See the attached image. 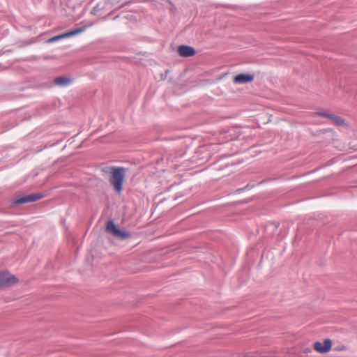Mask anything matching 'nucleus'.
Here are the masks:
<instances>
[{
    "label": "nucleus",
    "instance_id": "nucleus-6",
    "mask_svg": "<svg viewBox=\"0 0 357 357\" xmlns=\"http://www.w3.org/2000/svg\"><path fill=\"white\" fill-rule=\"evenodd\" d=\"M333 346V341L330 338L324 339L323 342L317 341L313 344V349L318 353L324 354L329 352Z\"/></svg>",
    "mask_w": 357,
    "mask_h": 357
},
{
    "label": "nucleus",
    "instance_id": "nucleus-16",
    "mask_svg": "<svg viewBox=\"0 0 357 357\" xmlns=\"http://www.w3.org/2000/svg\"><path fill=\"white\" fill-rule=\"evenodd\" d=\"M264 182H265L264 181H260V182L258 183V185H261V184L264 183Z\"/></svg>",
    "mask_w": 357,
    "mask_h": 357
},
{
    "label": "nucleus",
    "instance_id": "nucleus-13",
    "mask_svg": "<svg viewBox=\"0 0 357 357\" xmlns=\"http://www.w3.org/2000/svg\"><path fill=\"white\" fill-rule=\"evenodd\" d=\"M345 349H346V347L344 345L336 346L333 348V350L336 351H344Z\"/></svg>",
    "mask_w": 357,
    "mask_h": 357
},
{
    "label": "nucleus",
    "instance_id": "nucleus-10",
    "mask_svg": "<svg viewBox=\"0 0 357 357\" xmlns=\"http://www.w3.org/2000/svg\"><path fill=\"white\" fill-rule=\"evenodd\" d=\"M329 119L331 121V122L336 126H343L345 124L344 120L340 116H337L335 114H333L331 113V117Z\"/></svg>",
    "mask_w": 357,
    "mask_h": 357
},
{
    "label": "nucleus",
    "instance_id": "nucleus-14",
    "mask_svg": "<svg viewBox=\"0 0 357 357\" xmlns=\"http://www.w3.org/2000/svg\"><path fill=\"white\" fill-rule=\"evenodd\" d=\"M100 10L99 8V4H97L96 6H94L91 10V13L95 15L96 13Z\"/></svg>",
    "mask_w": 357,
    "mask_h": 357
},
{
    "label": "nucleus",
    "instance_id": "nucleus-15",
    "mask_svg": "<svg viewBox=\"0 0 357 357\" xmlns=\"http://www.w3.org/2000/svg\"><path fill=\"white\" fill-rule=\"evenodd\" d=\"M311 351H312V349L310 348H306L304 350V352L306 353V354L310 353Z\"/></svg>",
    "mask_w": 357,
    "mask_h": 357
},
{
    "label": "nucleus",
    "instance_id": "nucleus-11",
    "mask_svg": "<svg viewBox=\"0 0 357 357\" xmlns=\"http://www.w3.org/2000/svg\"><path fill=\"white\" fill-rule=\"evenodd\" d=\"M255 186V184H252L251 183H248L245 187H243L242 188L238 189L237 192L238 193H241V192H245L246 190H249L252 189Z\"/></svg>",
    "mask_w": 357,
    "mask_h": 357
},
{
    "label": "nucleus",
    "instance_id": "nucleus-4",
    "mask_svg": "<svg viewBox=\"0 0 357 357\" xmlns=\"http://www.w3.org/2000/svg\"><path fill=\"white\" fill-rule=\"evenodd\" d=\"M91 25H92V24H89V26H90ZM87 27H88V26H82L71 29L70 31H69L68 32L53 36V37L47 39V43H52L59 41L63 38L75 36L77 34H79V33L84 32L86 29Z\"/></svg>",
    "mask_w": 357,
    "mask_h": 357
},
{
    "label": "nucleus",
    "instance_id": "nucleus-8",
    "mask_svg": "<svg viewBox=\"0 0 357 357\" xmlns=\"http://www.w3.org/2000/svg\"><path fill=\"white\" fill-rule=\"evenodd\" d=\"M255 75L250 73H239L234 76V82L236 84H248L252 82Z\"/></svg>",
    "mask_w": 357,
    "mask_h": 357
},
{
    "label": "nucleus",
    "instance_id": "nucleus-5",
    "mask_svg": "<svg viewBox=\"0 0 357 357\" xmlns=\"http://www.w3.org/2000/svg\"><path fill=\"white\" fill-rule=\"evenodd\" d=\"M19 280L8 271L0 272V288L11 287L18 282Z\"/></svg>",
    "mask_w": 357,
    "mask_h": 357
},
{
    "label": "nucleus",
    "instance_id": "nucleus-1",
    "mask_svg": "<svg viewBox=\"0 0 357 357\" xmlns=\"http://www.w3.org/2000/svg\"><path fill=\"white\" fill-rule=\"evenodd\" d=\"M126 172V169L123 167L112 166L111 167V177L109 181L115 192L118 195H120L123 190Z\"/></svg>",
    "mask_w": 357,
    "mask_h": 357
},
{
    "label": "nucleus",
    "instance_id": "nucleus-12",
    "mask_svg": "<svg viewBox=\"0 0 357 357\" xmlns=\"http://www.w3.org/2000/svg\"><path fill=\"white\" fill-rule=\"evenodd\" d=\"M316 114L319 116L329 119L331 117V113L328 111H318L316 112Z\"/></svg>",
    "mask_w": 357,
    "mask_h": 357
},
{
    "label": "nucleus",
    "instance_id": "nucleus-7",
    "mask_svg": "<svg viewBox=\"0 0 357 357\" xmlns=\"http://www.w3.org/2000/svg\"><path fill=\"white\" fill-rule=\"evenodd\" d=\"M178 53L182 57H190L195 55L196 50L190 45H181L178 47Z\"/></svg>",
    "mask_w": 357,
    "mask_h": 357
},
{
    "label": "nucleus",
    "instance_id": "nucleus-2",
    "mask_svg": "<svg viewBox=\"0 0 357 357\" xmlns=\"http://www.w3.org/2000/svg\"><path fill=\"white\" fill-rule=\"evenodd\" d=\"M107 232L112 234L114 237L125 240L131 236V234L126 230H122L113 220H109L106 225Z\"/></svg>",
    "mask_w": 357,
    "mask_h": 357
},
{
    "label": "nucleus",
    "instance_id": "nucleus-9",
    "mask_svg": "<svg viewBox=\"0 0 357 357\" xmlns=\"http://www.w3.org/2000/svg\"><path fill=\"white\" fill-rule=\"evenodd\" d=\"M73 79L67 77L59 76L54 79V84L59 86H66L73 82Z\"/></svg>",
    "mask_w": 357,
    "mask_h": 357
},
{
    "label": "nucleus",
    "instance_id": "nucleus-3",
    "mask_svg": "<svg viewBox=\"0 0 357 357\" xmlns=\"http://www.w3.org/2000/svg\"><path fill=\"white\" fill-rule=\"evenodd\" d=\"M45 197L43 192L32 193L26 195H23L20 197L14 199L12 202L13 205H20L26 203H32L38 201Z\"/></svg>",
    "mask_w": 357,
    "mask_h": 357
}]
</instances>
